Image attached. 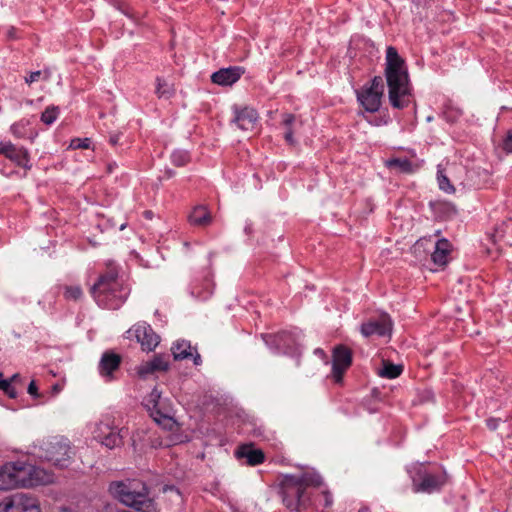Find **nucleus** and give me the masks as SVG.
I'll return each instance as SVG.
<instances>
[{
    "label": "nucleus",
    "mask_w": 512,
    "mask_h": 512,
    "mask_svg": "<svg viewBox=\"0 0 512 512\" xmlns=\"http://www.w3.org/2000/svg\"><path fill=\"white\" fill-rule=\"evenodd\" d=\"M119 271L116 264L109 262L89 289L91 297L103 309H119L130 295V286L120 277Z\"/></svg>",
    "instance_id": "1"
},
{
    "label": "nucleus",
    "mask_w": 512,
    "mask_h": 512,
    "mask_svg": "<svg viewBox=\"0 0 512 512\" xmlns=\"http://www.w3.org/2000/svg\"><path fill=\"white\" fill-rule=\"evenodd\" d=\"M320 484L321 478L309 473L286 474L279 482L278 494L290 512H314L317 506L308 488Z\"/></svg>",
    "instance_id": "2"
},
{
    "label": "nucleus",
    "mask_w": 512,
    "mask_h": 512,
    "mask_svg": "<svg viewBox=\"0 0 512 512\" xmlns=\"http://www.w3.org/2000/svg\"><path fill=\"white\" fill-rule=\"evenodd\" d=\"M385 77L391 106L400 110L408 107L413 101L408 69L405 60L393 46L386 49Z\"/></svg>",
    "instance_id": "3"
},
{
    "label": "nucleus",
    "mask_w": 512,
    "mask_h": 512,
    "mask_svg": "<svg viewBox=\"0 0 512 512\" xmlns=\"http://www.w3.org/2000/svg\"><path fill=\"white\" fill-rule=\"evenodd\" d=\"M109 492L122 504L138 512H158L157 504L149 496L148 487L141 481H115L109 485Z\"/></svg>",
    "instance_id": "4"
},
{
    "label": "nucleus",
    "mask_w": 512,
    "mask_h": 512,
    "mask_svg": "<svg viewBox=\"0 0 512 512\" xmlns=\"http://www.w3.org/2000/svg\"><path fill=\"white\" fill-rule=\"evenodd\" d=\"M33 449V453L39 459L60 469L67 468L72 460L70 442L67 438L61 436L44 439L35 444Z\"/></svg>",
    "instance_id": "5"
},
{
    "label": "nucleus",
    "mask_w": 512,
    "mask_h": 512,
    "mask_svg": "<svg viewBox=\"0 0 512 512\" xmlns=\"http://www.w3.org/2000/svg\"><path fill=\"white\" fill-rule=\"evenodd\" d=\"M383 93L382 77L374 76L368 84L356 91L357 101L365 112L375 113L381 107Z\"/></svg>",
    "instance_id": "6"
},
{
    "label": "nucleus",
    "mask_w": 512,
    "mask_h": 512,
    "mask_svg": "<svg viewBox=\"0 0 512 512\" xmlns=\"http://www.w3.org/2000/svg\"><path fill=\"white\" fill-rule=\"evenodd\" d=\"M447 481L448 476L442 467H437L434 470L420 469L413 477V491L431 494L441 490Z\"/></svg>",
    "instance_id": "7"
},
{
    "label": "nucleus",
    "mask_w": 512,
    "mask_h": 512,
    "mask_svg": "<svg viewBox=\"0 0 512 512\" xmlns=\"http://www.w3.org/2000/svg\"><path fill=\"white\" fill-rule=\"evenodd\" d=\"M38 499L29 493H15L0 503V512H36Z\"/></svg>",
    "instance_id": "8"
},
{
    "label": "nucleus",
    "mask_w": 512,
    "mask_h": 512,
    "mask_svg": "<svg viewBox=\"0 0 512 512\" xmlns=\"http://www.w3.org/2000/svg\"><path fill=\"white\" fill-rule=\"evenodd\" d=\"M352 360L353 354L349 347L343 344L334 347L332 353V378L335 383H342L345 372L352 365Z\"/></svg>",
    "instance_id": "9"
},
{
    "label": "nucleus",
    "mask_w": 512,
    "mask_h": 512,
    "mask_svg": "<svg viewBox=\"0 0 512 512\" xmlns=\"http://www.w3.org/2000/svg\"><path fill=\"white\" fill-rule=\"evenodd\" d=\"M0 155L26 171L32 168L29 150L23 146H17L11 141L0 142Z\"/></svg>",
    "instance_id": "10"
},
{
    "label": "nucleus",
    "mask_w": 512,
    "mask_h": 512,
    "mask_svg": "<svg viewBox=\"0 0 512 512\" xmlns=\"http://www.w3.org/2000/svg\"><path fill=\"white\" fill-rule=\"evenodd\" d=\"M121 363L122 357L120 354L113 350H107L100 358L98 372L106 382H111L116 379L115 373L119 371Z\"/></svg>",
    "instance_id": "11"
},
{
    "label": "nucleus",
    "mask_w": 512,
    "mask_h": 512,
    "mask_svg": "<svg viewBox=\"0 0 512 512\" xmlns=\"http://www.w3.org/2000/svg\"><path fill=\"white\" fill-rule=\"evenodd\" d=\"M137 342L141 344L143 351H153L159 344L160 337L152 327L146 323H138L133 327Z\"/></svg>",
    "instance_id": "12"
},
{
    "label": "nucleus",
    "mask_w": 512,
    "mask_h": 512,
    "mask_svg": "<svg viewBox=\"0 0 512 512\" xmlns=\"http://www.w3.org/2000/svg\"><path fill=\"white\" fill-rule=\"evenodd\" d=\"M392 330V322L388 315H382L378 319L369 320L361 325V333L365 337L389 335Z\"/></svg>",
    "instance_id": "13"
},
{
    "label": "nucleus",
    "mask_w": 512,
    "mask_h": 512,
    "mask_svg": "<svg viewBox=\"0 0 512 512\" xmlns=\"http://www.w3.org/2000/svg\"><path fill=\"white\" fill-rule=\"evenodd\" d=\"M233 122L238 126L239 129L244 131H252L258 121V113L254 108L245 107H233Z\"/></svg>",
    "instance_id": "14"
},
{
    "label": "nucleus",
    "mask_w": 512,
    "mask_h": 512,
    "mask_svg": "<svg viewBox=\"0 0 512 512\" xmlns=\"http://www.w3.org/2000/svg\"><path fill=\"white\" fill-rule=\"evenodd\" d=\"M244 73L245 69L243 67L230 66L214 72L211 76V81L221 86H231L236 83Z\"/></svg>",
    "instance_id": "15"
},
{
    "label": "nucleus",
    "mask_w": 512,
    "mask_h": 512,
    "mask_svg": "<svg viewBox=\"0 0 512 512\" xmlns=\"http://www.w3.org/2000/svg\"><path fill=\"white\" fill-rule=\"evenodd\" d=\"M452 244L446 238H441L435 243L434 251L431 254L432 262L438 267H444L450 260Z\"/></svg>",
    "instance_id": "16"
},
{
    "label": "nucleus",
    "mask_w": 512,
    "mask_h": 512,
    "mask_svg": "<svg viewBox=\"0 0 512 512\" xmlns=\"http://www.w3.org/2000/svg\"><path fill=\"white\" fill-rule=\"evenodd\" d=\"M237 458H245L250 466L262 464L265 455L262 450L254 449L252 445H241L235 452Z\"/></svg>",
    "instance_id": "17"
},
{
    "label": "nucleus",
    "mask_w": 512,
    "mask_h": 512,
    "mask_svg": "<svg viewBox=\"0 0 512 512\" xmlns=\"http://www.w3.org/2000/svg\"><path fill=\"white\" fill-rule=\"evenodd\" d=\"M385 166L388 169L396 170L397 172L403 173V174H412V173L416 172L419 168V166L417 164L413 163L411 160H409L406 157L390 158L385 162Z\"/></svg>",
    "instance_id": "18"
},
{
    "label": "nucleus",
    "mask_w": 512,
    "mask_h": 512,
    "mask_svg": "<svg viewBox=\"0 0 512 512\" xmlns=\"http://www.w3.org/2000/svg\"><path fill=\"white\" fill-rule=\"evenodd\" d=\"M189 223L193 226L206 227L212 221V216L206 206H196L188 217Z\"/></svg>",
    "instance_id": "19"
},
{
    "label": "nucleus",
    "mask_w": 512,
    "mask_h": 512,
    "mask_svg": "<svg viewBox=\"0 0 512 512\" xmlns=\"http://www.w3.org/2000/svg\"><path fill=\"white\" fill-rule=\"evenodd\" d=\"M14 463H6L0 468V490L16 488Z\"/></svg>",
    "instance_id": "20"
},
{
    "label": "nucleus",
    "mask_w": 512,
    "mask_h": 512,
    "mask_svg": "<svg viewBox=\"0 0 512 512\" xmlns=\"http://www.w3.org/2000/svg\"><path fill=\"white\" fill-rule=\"evenodd\" d=\"M13 463L15 467L16 488L31 487V482L29 481L31 479V464L22 461H17Z\"/></svg>",
    "instance_id": "21"
},
{
    "label": "nucleus",
    "mask_w": 512,
    "mask_h": 512,
    "mask_svg": "<svg viewBox=\"0 0 512 512\" xmlns=\"http://www.w3.org/2000/svg\"><path fill=\"white\" fill-rule=\"evenodd\" d=\"M13 463L15 467L16 488L31 487V482L29 481L31 479V464L22 461H17Z\"/></svg>",
    "instance_id": "22"
},
{
    "label": "nucleus",
    "mask_w": 512,
    "mask_h": 512,
    "mask_svg": "<svg viewBox=\"0 0 512 512\" xmlns=\"http://www.w3.org/2000/svg\"><path fill=\"white\" fill-rule=\"evenodd\" d=\"M31 471V479L29 480L31 482V487L37 486V485H45L53 482V474L50 472H47L43 468L31 465L30 466Z\"/></svg>",
    "instance_id": "23"
},
{
    "label": "nucleus",
    "mask_w": 512,
    "mask_h": 512,
    "mask_svg": "<svg viewBox=\"0 0 512 512\" xmlns=\"http://www.w3.org/2000/svg\"><path fill=\"white\" fill-rule=\"evenodd\" d=\"M281 117V125L285 129L284 139L289 145L293 146L296 144V140L294 139V125L296 123V116L292 113H283Z\"/></svg>",
    "instance_id": "24"
},
{
    "label": "nucleus",
    "mask_w": 512,
    "mask_h": 512,
    "mask_svg": "<svg viewBox=\"0 0 512 512\" xmlns=\"http://www.w3.org/2000/svg\"><path fill=\"white\" fill-rule=\"evenodd\" d=\"M404 370L403 365L394 364L390 361L383 360L382 368L379 370L378 375L382 378L395 379L399 377Z\"/></svg>",
    "instance_id": "25"
},
{
    "label": "nucleus",
    "mask_w": 512,
    "mask_h": 512,
    "mask_svg": "<svg viewBox=\"0 0 512 512\" xmlns=\"http://www.w3.org/2000/svg\"><path fill=\"white\" fill-rule=\"evenodd\" d=\"M192 349L190 342L180 340L173 344L171 351L175 360H183L193 356Z\"/></svg>",
    "instance_id": "26"
},
{
    "label": "nucleus",
    "mask_w": 512,
    "mask_h": 512,
    "mask_svg": "<svg viewBox=\"0 0 512 512\" xmlns=\"http://www.w3.org/2000/svg\"><path fill=\"white\" fill-rule=\"evenodd\" d=\"M101 443L109 449L119 447L123 443V436L120 431L111 430L107 435L101 438Z\"/></svg>",
    "instance_id": "27"
},
{
    "label": "nucleus",
    "mask_w": 512,
    "mask_h": 512,
    "mask_svg": "<svg viewBox=\"0 0 512 512\" xmlns=\"http://www.w3.org/2000/svg\"><path fill=\"white\" fill-rule=\"evenodd\" d=\"M156 95L159 98H170L174 95L175 90L172 86H170L165 80L160 77L156 78Z\"/></svg>",
    "instance_id": "28"
},
{
    "label": "nucleus",
    "mask_w": 512,
    "mask_h": 512,
    "mask_svg": "<svg viewBox=\"0 0 512 512\" xmlns=\"http://www.w3.org/2000/svg\"><path fill=\"white\" fill-rule=\"evenodd\" d=\"M59 114H60V109L58 106L49 105L42 112L40 119L45 125H51L56 121Z\"/></svg>",
    "instance_id": "29"
},
{
    "label": "nucleus",
    "mask_w": 512,
    "mask_h": 512,
    "mask_svg": "<svg viewBox=\"0 0 512 512\" xmlns=\"http://www.w3.org/2000/svg\"><path fill=\"white\" fill-rule=\"evenodd\" d=\"M191 157L188 151L176 150L171 155V162L174 166L183 167L190 163Z\"/></svg>",
    "instance_id": "30"
},
{
    "label": "nucleus",
    "mask_w": 512,
    "mask_h": 512,
    "mask_svg": "<svg viewBox=\"0 0 512 512\" xmlns=\"http://www.w3.org/2000/svg\"><path fill=\"white\" fill-rule=\"evenodd\" d=\"M17 377L18 375L15 374L11 377V379H3V374L0 373V390H2L10 398H16L17 396V391L11 384L12 381L15 380Z\"/></svg>",
    "instance_id": "31"
},
{
    "label": "nucleus",
    "mask_w": 512,
    "mask_h": 512,
    "mask_svg": "<svg viewBox=\"0 0 512 512\" xmlns=\"http://www.w3.org/2000/svg\"><path fill=\"white\" fill-rule=\"evenodd\" d=\"M437 181L439 188L448 193L452 194L455 192V187L450 182L449 178L446 176V174L442 170H438L437 172Z\"/></svg>",
    "instance_id": "32"
},
{
    "label": "nucleus",
    "mask_w": 512,
    "mask_h": 512,
    "mask_svg": "<svg viewBox=\"0 0 512 512\" xmlns=\"http://www.w3.org/2000/svg\"><path fill=\"white\" fill-rule=\"evenodd\" d=\"M28 125L29 121L20 120L19 122H16L11 126V133L18 139L25 138L27 136Z\"/></svg>",
    "instance_id": "33"
},
{
    "label": "nucleus",
    "mask_w": 512,
    "mask_h": 512,
    "mask_svg": "<svg viewBox=\"0 0 512 512\" xmlns=\"http://www.w3.org/2000/svg\"><path fill=\"white\" fill-rule=\"evenodd\" d=\"M83 296V291L80 286H66L64 290V297L67 300L77 301Z\"/></svg>",
    "instance_id": "34"
},
{
    "label": "nucleus",
    "mask_w": 512,
    "mask_h": 512,
    "mask_svg": "<svg viewBox=\"0 0 512 512\" xmlns=\"http://www.w3.org/2000/svg\"><path fill=\"white\" fill-rule=\"evenodd\" d=\"M431 206L435 211H444L447 214H456L457 212L456 207L450 202L435 201L431 203Z\"/></svg>",
    "instance_id": "35"
},
{
    "label": "nucleus",
    "mask_w": 512,
    "mask_h": 512,
    "mask_svg": "<svg viewBox=\"0 0 512 512\" xmlns=\"http://www.w3.org/2000/svg\"><path fill=\"white\" fill-rule=\"evenodd\" d=\"M150 361L155 371H166L169 368V362L162 355H155Z\"/></svg>",
    "instance_id": "36"
},
{
    "label": "nucleus",
    "mask_w": 512,
    "mask_h": 512,
    "mask_svg": "<svg viewBox=\"0 0 512 512\" xmlns=\"http://www.w3.org/2000/svg\"><path fill=\"white\" fill-rule=\"evenodd\" d=\"M161 397V392L157 389V388H154L150 394L148 395V397L146 398V401H147V406L148 407H153V408H156L157 405H158V402H159V399Z\"/></svg>",
    "instance_id": "37"
},
{
    "label": "nucleus",
    "mask_w": 512,
    "mask_h": 512,
    "mask_svg": "<svg viewBox=\"0 0 512 512\" xmlns=\"http://www.w3.org/2000/svg\"><path fill=\"white\" fill-rule=\"evenodd\" d=\"M91 140L89 138H75L72 139L70 147L73 149H88L90 147Z\"/></svg>",
    "instance_id": "38"
},
{
    "label": "nucleus",
    "mask_w": 512,
    "mask_h": 512,
    "mask_svg": "<svg viewBox=\"0 0 512 512\" xmlns=\"http://www.w3.org/2000/svg\"><path fill=\"white\" fill-rule=\"evenodd\" d=\"M154 372H155V369L152 366L151 361H147V362L141 364L137 369V373L140 377H145Z\"/></svg>",
    "instance_id": "39"
},
{
    "label": "nucleus",
    "mask_w": 512,
    "mask_h": 512,
    "mask_svg": "<svg viewBox=\"0 0 512 512\" xmlns=\"http://www.w3.org/2000/svg\"><path fill=\"white\" fill-rule=\"evenodd\" d=\"M502 149L506 153H512V129L508 130L502 142Z\"/></svg>",
    "instance_id": "40"
},
{
    "label": "nucleus",
    "mask_w": 512,
    "mask_h": 512,
    "mask_svg": "<svg viewBox=\"0 0 512 512\" xmlns=\"http://www.w3.org/2000/svg\"><path fill=\"white\" fill-rule=\"evenodd\" d=\"M321 500L323 501V510L330 508L333 504V496L329 491H323L320 495Z\"/></svg>",
    "instance_id": "41"
},
{
    "label": "nucleus",
    "mask_w": 512,
    "mask_h": 512,
    "mask_svg": "<svg viewBox=\"0 0 512 512\" xmlns=\"http://www.w3.org/2000/svg\"><path fill=\"white\" fill-rule=\"evenodd\" d=\"M41 76H42V72H41L40 70H38V71H34V72H31V73H29V74L25 77V82H26L28 85H31L32 83L39 81V79L41 78Z\"/></svg>",
    "instance_id": "42"
},
{
    "label": "nucleus",
    "mask_w": 512,
    "mask_h": 512,
    "mask_svg": "<svg viewBox=\"0 0 512 512\" xmlns=\"http://www.w3.org/2000/svg\"><path fill=\"white\" fill-rule=\"evenodd\" d=\"M501 421V418L490 417L486 419V426L489 430L495 431L499 427Z\"/></svg>",
    "instance_id": "43"
},
{
    "label": "nucleus",
    "mask_w": 512,
    "mask_h": 512,
    "mask_svg": "<svg viewBox=\"0 0 512 512\" xmlns=\"http://www.w3.org/2000/svg\"><path fill=\"white\" fill-rule=\"evenodd\" d=\"M365 119L374 126H382L386 125L388 123V120L385 117L377 116L373 119H369L368 117H365Z\"/></svg>",
    "instance_id": "44"
},
{
    "label": "nucleus",
    "mask_w": 512,
    "mask_h": 512,
    "mask_svg": "<svg viewBox=\"0 0 512 512\" xmlns=\"http://www.w3.org/2000/svg\"><path fill=\"white\" fill-rule=\"evenodd\" d=\"M6 36L8 40H17L19 38L17 28L14 26L9 27Z\"/></svg>",
    "instance_id": "45"
},
{
    "label": "nucleus",
    "mask_w": 512,
    "mask_h": 512,
    "mask_svg": "<svg viewBox=\"0 0 512 512\" xmlns=\"http://www.w3.org/2000/svg\"><path fill=\"white\" fill-rule=\"evenodd\" d=\"M28 393L33 397H38V387L36 385V382L32 380L28 386Z\"/></svg>",
    "instance_id": "46"
},
{
    "label": "nucleus",
    "mask_w": 512,
    "mask_h": 512,
    "mask_svg": "<svg viewBox=\"0 0 512 512\" xmlns=\"http://www.w3.org/2000/svg\"><path fill=\"white\" fill-rule=\"evenodd\" d=\"M119 142V135H111L109 137V143L113 146L117 145Z\"/></svg>",
    "instance_id": "47"
},
{
    "label": "nucleus",
    "mask_w": 512,
    "mask_h": 512,
    "mask_svg": "<svg viewBox=\"0 0 512 512\" xmlns=\"http://www.w3.org/2000/svg\"><path fill=\"white\" fill-rule=\"evenodd\" d=\"M193 362L195 365H200L201 363V356L196 352L195 355L193 354Z\"/></svg>",
    "instance_id": "48"
},
{
    "label": "nucleus",
    "mask_w": 512,
    "mask_h": 512,
    "mask_svg": "<svg viewBox=\"0 0 512 512\" xmlns=\"http://www.w3.org/2000/svg\"><path fill=\"white\" fill-rule=\"evenodd\" d=\"M315 353L318 354V355H321V356H325V352L322 349H320V348L316 349Z\"/></svg>",
    "instance_id": "49"
},
{
    "label": "nucleus",
    "mask_w": 512,
    "mask_h": 512,
    "mask_svg": "<svg viewBox=\"0 0 512 512\" xmlns=\"http://www.w3.org/2000/svg\"><path fill=\"white\" fill-rule=\"evenodd\" d=\"M114 166H116V164L114 163L113 165L112 164H109L108 166V170L109 172H112V168H114Z\"/></svg>",
    "instance_id": "50"
},
{
    "label": "nucleus",
    "mask_w": 512,
    "mask_h": 512,
    "mask_svg": "<svg viewBox=\"0 0 512 512\" xmlns=\"http://www.w3.org/2000/svg\"><path fill=\"white\" fill-rule=\"evenodd\" d=\"M151 214H152V212H151V211H146V212H145V216H146L147 218H150V217H151Z\"/></svg>",
    "instance_id": "51"
},
{
    "label": "nucleus",
    "mask_w": 512,
    "mask_h": 512,
    "mask_svg": "<svg viewBox=\"0 0 512 512\" xmlns=\"http://www.w3.org/2000/svg\"><path fill=\"white\" fill-rule=\"evenodd\" d=\"M53 390H54L55 392H58V391L60 390V388H59V386H58V385H54V386H53Z\"/></svg>",
    "instance_id": "52"
},
{
    "label": "nucleus",
    "mask_w": 512,
    "mask_h": 512,
    "mask_svg": "<svg viewBox=\"0 0 512 512\" xmlns=\"http://www.w3.org/2000/svg\"><path fill=\"white\" fill-rule=\"evenodd\" d=\"M368 508H361L358 512H367Z\"/></svg>",
    "instance_id": "53"
},
{
    "label": "nucleus",
    "mask_w": 512,
    "mask_h": 512,
    "mask_svg": "<svg viewBox=\"0 0 512 512\" xmlns=\"http://www.w3.org/2000/svg\"><path fill=\"white\" fill-rule=\"evenodd\" d=\"M36 512H40V504L38 503V509L36 510Z\"/></svg>",
    "instance_id": "54"
}]
</instances>
